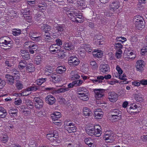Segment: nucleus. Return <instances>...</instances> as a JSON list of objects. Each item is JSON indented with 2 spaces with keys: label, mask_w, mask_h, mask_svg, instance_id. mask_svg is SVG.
Masks as SVG:
<instances>
[{
  "label": "nucleus",
  "mask_w": 147,
  "mask_h": 147,
  "mask_svg": "<svg viewBox=\"0 0 147 147\" xmlns=\"http://www.w3.org/2000/svg\"><path fill=\"white\" fill-rule=\"evenodd\" d=\"M74 17V21L78 23L82 22V20H83V17L82 15H79L78 13V15L77 16Z\"/></svg>",
  "instance_id": "obj_26"
},
{
  "label": "nucleus",
  "mask_w": 147,
  "mask_h": 147,
  "mask_svg": "<svg viewBox=\"0 0 147 147\" xmlns=\"http://www.w3.org/2000/svg\"><path fill=\"white\" fill-rule=\"evenodd\" d=\"M46 78H41L37 80L36 81V84L40 85L46 81Z\"/></svg>",
  "instance_id": "obj_44"
},
{
  "label": "nucleus",
  "mask_w": 147,
  "mask_h": 147,
  "mask_svg": "<svg viewBox=\"0 0 147 147\" xmlns=\"http://www.w3.org/2000/svg\"><path fill=\"white\" fill-rule=\"evenodd\" d=\"M7 113L5 109L3 107H0V117L4 118L5 117Z\"/></svg>",
  "instance_id": "obj_21"
},
{
  "label": "nucleus",
  "mask_w": 147,
  "mask_h": 147,
  "mask_svg": "<svg viewBox=\"0 0 147 147\" xmlns=\"http://www.w3.org/2000/svg\"><path fill=\"white\" fill-rule=\"evenodd\" d=\"M70 74L72 76L71 77L72 80H75L80 78V76L75 71H71Z\"/></svg>",
  "instance_id": "obj_24"
},
{
  "label": "nucleus",
  "mask_w": 147,
  "mask_h": 147,
  "mask_svg": "<svg viewBox=\"0 0 147 147\" xmlns=\"http://www.w3.org/2000/svg\"><path fill=\"white\" fill-rule=\"evenodd\" d=\"M104 138L107 142H112L115 139V136L113 134H106L104 135Z\"/></svg>",
  "instance_id": "obj_9"
},
{
  "label": "nucleus",
  "mask_w": 147,
  "mask_h": 147,
  "mask_svg": "<svg viewBox=\"0 0 147 147\" xmlns=\"http://www.w3.org/2000/svg\"><path fill=\"white\" fill-rule=\"evenodd\" d=\"M100 71L103 73H107L110 71V67L109 65L107 64L101 65L99 67Z\"/></svg>",
  "instance_id": "obj_10"
},
{
  "label": "nucleus",
  "mask_w": 147,
  "mask_h": 147,
  "mask_svg": "<svg viewBox=\"0 0 147 147\" xmlns=\"http://www.w3.org/2000/svg\"><path fill=\"white\" fill-rule=\"evenodd\" d=\"M18 111L17 109L12 108L9 111L10 115L12 116H15L17 115Z\"/></svg>",
  "instance_id": "obj_27"
},
{
  "label": "nucleus",
  "mask_w": 147,
  "mask_h": 147,
  "mask_svg": "<svg viewBox=\"0 0 147 147\" xmlns=\"http://www.w3.org/2000/svg\"><path fill=\"white\" fill-rule=\"evenodd\" d=\"M51 27L47 25L42 24L41 25V30H45V29L50 30Z\"/></svg>",
  "instance_id": "obj_41"
},
{
  "label": "nucleus",
  "mask_w": 147,
  "mask_h": 147,
  "mask_svg": "<svg viewBox=\"0 0 147 147\" xmlns=\"http://www.w3.org/2000/svg\"><path fill=\"white\" fill-rule=\"evenodd\" d=\"M104 80L103 76H96L94 79L92 80V82L95 84H98L101 83L102 82V80Z\"/></svg>",
  "instance_id": "obj_16"
},
{
  "label": "nucleus",
  "mask_w": 147,
  "mask_h": 147,
  "mask_svg": "<svg viewBox=\"0 0 147 147\" xmlns=\"http://www.w3.org/2000/svg\"><path fill=\"white\" fill-rule=\"evenodd\" d=\"M57 45H51L49 48V50L50 51L53 52H58L59 51V49H58V47H57Z\"/></svg>",
  "instance_id": "obj_29"
},
{
  "label": "nucleus",
  "mask_w": 147,
  "mask_h": 147,
  "mask_svg": "<svg viewBox=\"0 0 147 147\" xmlns=\"http://www.w3.org/2000/svg\"><path fill=\"white\" fill-rule=\"evenodd\" d=\"M116 69L119 74H122L123 73V71L119 65L117 66Z\"/></svg>",
  "instance_id": "obj_64"
},
{
  "label": "nucleus",
  "mask_w": 147,
  "mask_h": 147,
  "mask_svg": "<svg viewBox=\"0 0 147 147\" xmlns=\"http://www.w3.org/2000/svg\"><path fill=\"white\" fill-rule=\"evenodd\" d=\"M26 103L28 107H29L30 109H32L33 107V103L30 100H26Z\"/></svg>",
  "instance_id": "obj_42"
},
{
  "label": "nucleus",
  "mask_w": 147,
  "mask_h": 147,
  "mask_svg": "<svg viewBox=\"0 0 147 147\" xmlns=\"http://www.w3.org/2000/svg\"><path fill=\"white\" fill-rule=\"evenodd\" d=\"M96 129L95 126L90 127L86 129V131L89 135L92 136L94 135V129Z\"/></svg>",
  "instance_id": "obj_17"
},
{
  "label": "nucleus",
  "mask_w": 147,
  "mask_h": 147,
  "mask_svg": "<svg viewBox=\"0 0 147 147\" xmlns=\"http://www.w3.org/2000/svg\"><path fill=\"white\" fill-rule=\"evenodd\" d=\"M38 34V33L37 32L34 31H32L30 33L29 36L32 38H33L34 37L37 36Z\"/></svg>",
  "instance_id": "obj_50"
},
{
  "label": "nucleus",
  "mask_w": 147,
  "mask_h": 147,
  "mask_svg": "<svg viewBox=\"0 0 147 147\" xmlns=\"http://www.w3.org/2000/svg\"><path fill=\"white\" fill-rule=\"evenodd\" d=\"M66 70V68L65 67L59 66L57 67L56 69V72L59 74H62Z\"/></svg>",
  "instance_id": "obj_31"
},
{
  "label": "nucleus",
  "mask_w": 147,
  "mask_h": 147,
  "mask_svg": "<svg viewBox=\"0 0 147 147\" xmlns=\"http://www.w3.org/2000/svg\"><path fill=\"white\" fill-rule=\"evenodd\" d=\"M47 137L48 139L51 140V141H53V140L56 141L58 137V134L56 131H55L53 133L47 134Z\"/></svg>",
  "instance_id": "obj_12"
},
{
  "label": "nucleus",
  "mask_w": 147,
  "mask_h": 147,
  "mask_svg": "<svg viewBox=\"0 0 147 147\" xmlns=\"http://www.w3.org/2000/svg\"><path fill=\"white\" fill-rule=\"evenodd\" d=\"M27 71L28 72H34L35 70V68L34 65L32 64L28 65L26 68Z\"/></svg>",
  "instance_id": "obj_25"
},
{
  "label": "nucleus",
  "mask_w": 147,
  "mask_h": 147,
  "mask_svg": "<svg viewBox=\"0 0 147 147\" xmlns=\"http://www.w3.org/2000/svg\"><path fill=\"white\" fill-rule=\"evenodd\" d=\"M32 40L34 41L38 42L42 40V38L40 36H37L32 38Z\"/></svg>",
  "instance_id": "obj_58"
},
{
  "label": "nucleus",
  "mask_w": 147,
  "mask_h": 147,
  "mask_svg": "<svg viewBox=\"0 0 147 147\" xmlns=\"http://www.w3.org/2000/svg\"><path fill=\"white\" fill-rule=\"evenodd\" d=\"M140 18L139 20H137L135 22V25L136 28L138 30L142 29L144 26L145 22L143 21V18L142 17H140Z\"/></svg>",
  "instance_id": "obj_5"
},
{
  "label": "nucleus",
  "mask_w": 147,
  "mask_h": 147,
  "mask_svg": "<svg viewBox=\"0 0 147 147\" xmlns=\"http://www.w3.org/2000/svg\"><path fill=\"white\" fill-rule=\"evenodd\" d=\"M69 90L68 88H61L59 89L57 91V92L58 93L61 92H64L66 91H67Z\"/></svg>",
  "instance_id": "obj_51"
},
{
  "label": "nucleus",
  "mask_w": 147,
  "mask_h": 147,
  "mask_svg": "<svg viewBox=\"0 0 147 147\" xmlns=\"http://www.w3.org/2000/svg\"><path fill=\"white\" fill-rule=\"evenodd\" d=\"M67 129V130L69 133L74 132L76 131V127H68Z\"/></svg>",
  "instance_id": "obj_46"
},
{
  "label": "nucleus",
  "mask_w": 147,
  "mask_h": 147,
  "mask_svg": "<svg viewBox=\"0 0 147 147\" xmlns=\"http://www.w3.org/2000/svg\"><path fill=\"white\" fill-rule=\"evenodd\" d=\"M108 98L111 102H115L118 99V95L114 92L108 93Z\"/></svg>",
  "instance_id": "obj_8"
},
{
  "label": "nucleus",
  "mask_w": 147,
  "mask_h": 147,
  "mask_svg": "<svg viewBox=\"0 0 147 147\" xmlns=\"http://www.w3.org/2000/svg\"><path fill=\"white\" fill-rule=\"evenodd\" d=\"M56 29L60 34H61L65 30V27L64 24H59L55 27Z\"/></svg>",
  "instance_id": "obj_19"
},
{
  "label": "nucleus",
  "mask_w": 147,
  "mask_h": 147,
  "mask_svg": "<svg viewBox=\"0 0 147 147\" xmlns=\"http://www.w3.org/2000/svg\"><path fill=\"white\" fill-rule=\"evenodd\" d=\"M27 65V63L25 61L21 60L19 63L18 67L19 69H22L26 67Z\"/></svg>",
  "instance_id": "obj_23"
},
{
  "label": "nucleus",
  "mask_w": 147,
  "mask_h": 147,
  "mask_svg": "<svg viewBox=\"0 0 147 147\" xmlns=\"http://www.w3.org/2000/svg\"><path fill=\"white\" fill-rule=\"evenodd\" d=\"M5 84V81L4 80L0 78V89L3 88Z\"/></svg>",
  "instance_id": "obj_56"
},
{
  "label": "nucleus",
  "mask_w": 147,
  "mask_h": 147,
  "mask_svg": "<svg viewBox=\"0 0 147 147\" xmlns=\"http://www.w3.org/2000/svg\"><path fill=\"white\" fill-rule=\"evenodd\" d=\"M30 11L26 10L24 11L23 12V14L25 18H26V17H27V16H30Z\"/></svg>",
  "instance_id": "obj_55"
},
{
  "label": "nucleus",
  "mask_w": 147,
  "mask_h": 147,
  "mask_svg": "<svg viewBox=\"0 0 147 147\" xmlns=\"http://www.w3.org/2000/svg\"><path fill=\"white\" fill-rule=\"evenodd\" d=\"M68 63L69 65L75 66L79 64L80 61L75 56H72L68 58Z\"/></svg>",
  "instance_id": "obj_2"
},
{
  "label": "nucleus",
  "mask_w": 147,
  "mask_h": 147,
  "mask_svg": "<svg viewBox=\"0 0 147 147\" xmlns=\"http://www.w3.org/2000/svg\"><path fill=\"white\" fill-rule=\"evenodd\" d=\"M94 115L96 119H101L103 117V113L101 111H95Z\"/></svg>",
  "instance_id": "obj_20"
},
{
  "label": "nucleus",
  "mask_w": 147,
  "mask_h": 147,
  "mask_svg": "<svg viewBox=\"0 0 147 147\" xmlns=\"http://www.w3.org/2000/svg\"><path fill=\"white\" fill-rule=\"evenodd\" d=\"M93 55H94L95 57L99 58L101 57L102 56V54L101 52L98 51L95 54H93Z\"/></svg>",
  "instance_id": "obj_60"
},
{
  "label": "nucleus",
  "mask_w": 147,
  "mask_h": 147,
  "mask_svg": "<svg viewBox=\"0 0 147 147\" xmlns=\"http://www.w3.org/2000/svg\"><path fill=\"white\" fill-rule=\"evenodd\" d=\"M46 102L50 105H52L56 102L55 98L52 95H49L45 98Z\"/></svg>",
  "instance_id": "obj_11"
},
{
  "label": "nucleus",
  "mask_w": 147,
  "mask_h": 147,
  "mask_svg": "<svg viewBox=\"0 0 147 147\" xmlns=\"http://www.w3.org/2000/svg\"><path fill=\"white\" fill-rule=\"evenodd\" d=\"M90 65L92 66L93 68H96L97 67L96 63L95 61H91L90 62Z\"/></svg>",
  "instance_id": "obj_57"
},
{
  "label": "nucleus",
  "mask_w": 147,
  "mask_h": 147,
  "mask_svg": "<svg viewBox=\"0 0 147 147\" xmlns=\"http://www.w3.org/2000/svg\"><path fill=\"white\" fill-rule=\"evenodd\" d=\"M22 101L21 99L19 98L18 99H16L15 101V104L16 105H20L22 103Z\"/></svg>",
  "instance_id": "obj_62"
},
{
  "label": "nucleus",
  "mask_w": 147,
  "mask_h": 147,
  "mask_svg": "<svg viewBox=\"0 0 147 147\" xmlns=\"http://www.w3.org/2000/svg\"><path fill=\"white\" fill-rule=\"evenodd\" d=\"M58 52L57 53H58L57 57L60 59H62L65 57V55L64 53L62 51H61L59 50V51H58Z\"/></svg>",
  "instance_id": "obj_39"
},
{
  "label": "nucleus",
  "mask_w": 147,
  "mask_h": 147,
  "mask_svg": "<svg viewBox=\"0 0 147 147\" xmlns=\"http://www.w3.org/2000/svg\"><path fill=\"white\" fill-rule=\"evenodd\" d=\"M83 113L86 117L89 116H92V113L91 110L87 107H84L83 109Z\"/></svg>",
  "instance_id": "obj_18"
},
{
  "label": "nucleus",
  "mask_w": 147,
  "mask_h": 147,
  "mask_svg": "<svg viewBox=\"0 0 147 147\" xmlns=\"http://www.w3.org/2000/svg\"><path fill=\"white\" fill-rule=\"evenodd\" d=\"M135 98L136 101L138 102H142L143 100L142 97L138 94H135Z\"/></svg>",
  "instance_id": "obj_45"
},
{
  "label": "nucleus",
  "mask_w": 147,
  "mask_h": 147,
  "mask_svg": "<svg viewBox=\"0 0 147 147\" xmlns=\"http://www.w3.org/2000/svg\"><path fill=\"white\" fill-rule=\"evenodd\" d=\"M21 31L20 29H15L12 31L13 34L15 36H18L21 34Z\"/></svg>",
  "instance_id": "obj_48"
},
{
  "label": "nucleus",
  "mask_w": 147,
  "mask_h": 147,
  "mask_svg": "<svg viewBox=\"0 0 147 147\" xmlns=\"http://www.w3.org/2000/svg\"><path fill=\"white\" fill-rule=\"evenodd\" d=\"M0 46L4 48L5 50L9 49L13 47L12 41L11 39L7 36H3L0 38Z\"/></svg>",
  "instance_id": "obj_1"
},
{
  "label": "nucleus",
  "mask_w": 147,
  "mask_h": 147,
  "mask_svg": "<svg viewBox=\"0 0 147 147\" xmlns=\"http://www.w3.org/2000/svg\"><path fill=\"white\" fill-rule=\"evenodd\" d=\"M122 53V51L120 49L119 51H116V55L117 58H120L121 56V54Z\"/></svg>",
  "instance_id": "obj_53"
},
{
  "label": "nucleus",
  "mask_w": 147,
  "mask_h": 147,
  "mask_svg": "<svg viewBox=\"0 0 147 147\" xmlns=\"http://www.w3.org/2000/svg\"><path fill=\"white\" fill-rule=\"evenodd\" d=\"M80 99L84 101H87L88 100V95L85 94L79 97Z\"/></svg>",
  "instance_id": "obj_52"
},
{
  "label": "nucleus",
  "mask_w": 147,
  "mask_h": 147,
  "mask_svg": "<svg viewBox=\"0 0 147 147\" xmlns=\"http://www.w3.org/2000/svg\"><path fill=\"white\" fill-rule=\"evenodd\" d=\"M120 116L115 115H111V120L112 121H115L119 120L121 119V118L119 117Z\"/></svg>",
  "instance_id": "obj_34"
},
{
  "label": "nucleus",
  "mask_w": 147,
  "mask_h": 147,
  "mask_svg": "<svg viewBox=\"0 0 147 147\" xmlns=\"http://www.w3.org/2000/svg\"><path fill=\"white\" fill-rule=\"evenodd\" d=\"M85 142L90 147H95L96 146L93 143L92 140L89 138H86L84 139Z\"/></svg>",
  "instance_id": "obj_15"
},
{
  "label": "nucleus",
  "mask_w": 147,
  "mask_h": 147,
  "mask_svg": "<svg viewBox=\"0 0 147 147\" xmlns=\"http://www.w3.org/2000/svg\"><path fill=\"white\" fill-rule=\"evenodd\" d=\"M27 43H28V45H30L28 47L29 49H32L35 51L37 49L38 47L36 44H34V43L31 42H29Z\"/></svg>",
  "instance_id": "obj_28"
},
{
  "label": "nucleus",
  "mask_w": 147,
  "mask_h": 147,
  "mask_svg": "<svg viewBox=\"0 0 147 147\" xmlns=\"http://www.w3.org/2000/svg\"><path fill=\"white\" fill-rule=\"evenodd\" d=\"M42 59L40 56H37L35 58L34 63L37 65H38L40 63Z\"/></svg>",
  "instance_id": "obj_43"
},
{
  "label": "nucleus",
  "mask_w": 147,
  "mask_h": 147,
  "mask_svg": "<svg viewBox=\"0 0 147 147\" xmlns=\"http://www.w3.org/2000/svg\"><path fill=\"white\" fill-rule=\"evenodd\" d=\"M10 71L11 72L12 74L13 75H18L19 74V71H18L17 70L15 69H12L10 70Z\"/></svg>",
  "instance_id": "obj_61"
},
{
  "label": "nucleus",
  "mask_w": 147,
  "mask_h": 147,
  "mask_svg": "<svg viewBox=\"0 0 147 147\" xmlns=\"http://www.w3.org/2000/svg\"><path fill=\"white\" fill-rule=\"evenodd\" d=\"M109 9L114 12L119 7V3L118 1H115L112 2L109 5Z\"/></svg>",
  "instance_id": "obj_7"
},
{
  "label": "nucleus",
  "mask_w": 147,
  "mask_h": 147,
  "mask_svg": "<svg viewBox=\"0 0 147 147\" xmlns=\"http://www.w3.org/2000/svg\"><path fill=\"white\" fill-rule=\"evenodd\" d=\"M111 115H116L117 116H120L119 117L121 118L122 114L121 111L118 109H115L113 110L112 111Z\"/></svg>",
  "instance_id": "obj_30"
},
{
  "label": "nucleus",
  "mask_w": 147,
  "mask_h": 147,
  "mask_svg": "<svg viewBox=\"0 0 147 147\" xmlns=\"http://www.w3.org/2000/svg\"><path fill=\"white\" fill-rule=\"evenodd\" d=\"M33 101L36 109H40L43 107V101L39 97L34 98Z\"/></svg>",
  "instance_id": "obj_3"
},
{
  "label": "nucleus",
  "mask_w": 147,
  "mask_h": 147,
  "mask_svg": "<svg viewBox=\"0 0 147 147\" xmlns=\"http://www.w3.org/2000/svg\"><path fill=\"white\" fill-rule=\"evenodd\" d=\"M78 92H81L82 93L87 94L88 92V90L84 87H79L77 89Z\"/></svg>",
  "instance_id": "obj_40"
},
{
  "label": "nucleus",
  "mask_w": 147,
  "mask_h": 147,
  "mask_svg": "<svg viewBox=\"0 0 147 147\" xmlns=\"http://www.w3.org/2000/svg\"><path fill=\"white\" fill-rule=\"evenodd\" d=\"M66 13L69 17L71 19L73 17H76L78 15V13L74 11H70L69 10H66Z\"/></svg>",
  "instance_id": "obj_22"
},
{
  "label": "nucleus",
  "mask_w": 147,
  "mask_h": 147,
  "mask_svg": "<svg viewBox=\"0 0 147 147\" xmlns=\"http://www.w3.org/2000/svg\"><path fill=\"white\" fill-rule=\"evenodd\" d=\"M37 87L34 85H33L31 86L28 87L26 89L27 91H35L38 89Z\"/></svg>",
  "instance_id": "obj_33"
},
{
  "label": "nucleus",
  "mask_w": 147,
  "mask_h": 147,
  "mask_svg": "<svg viewBox=\"0 0 147 147\" xmlns=\"http://www.w3.org/2000/svg\"><path fill=\"white\" fill-rule=\"evenodd\" d=\"M44 36L45 41L49 42L51 41L52 38L51 37L49 33H48V34H45Z\"/></svg>",
  "instance_id": "obj_37"
},
{
  "label": "nucleus",
  "mask_w": 147,
  "mask_h": 147,
  "mask_svg": "<svg viewBox=\"0 0 147 147\" xmlns=\"http://www.w3.org/2000/svg\"><path fill=\"white\" fill-rule=\"evenodd\" d=\"M53 68L52 67L48 66L45 67V71L46 72H49V73H51L53 72Z\"/></svg>",
  "instance_id": "obj_49"
},
{
  "label": "nucleus",
  "mask_w": 147,
  "mask_h": 147,
  "mask_svg": "<svg viewBox=\"0 0 147 147\" xmlns=\"http://www.w3.org/2000/svg\"><path fill=\"white\" fill-rule=\"evenodd\" d=\"M53 79V81L55 83H57L60 82L61 80V77L60 76L58 75L52 77Z\"/></svg>",
  "instance_id": "obj_32"
},
{
  "label": "nucleus",
  "mask_w": 147,
  "mask_h": 147,
  "mask_svg": "<svg viewBox=\"0 0 147 147\" xmlns=\"http://www.w3.org/2000/svg\"><path fill=\"white\" fill-rule=\"evenodd\" d=\"M145 66L144 61L142 60H138L136 63V70L140 72H141L144 70V67Z\"/></svg>",
  "instance_id": "obj_6"
},
{
  "label": "nucleus",
  "mask_w": 147,
  "mask_h": 147,
  "mask_svg": "<svg viewBox=\"0 0 147 147\" xmlns=\"http://www.w3.org/2000/svg\"><path fill=\"white\" fill-rule=\"evenodd\" d=\"M64 48L65 50H73L74 48V44L71 42H66L64 44Z\"/></svg>",
  "instance_id": "obj_14"
},
{
  "label": "nucleus",
  "mask_w": 147,
  "mask_h": 147,
  "mask_svg": "<svg viewBox=\"0 0 147 147\" xmlns=\"http://www.w3.org/2000/svg\"><path fill=\"white\" fill-rule=\"evenodd\" d=\"M115 49L116 51H119L120 49H121L123 48V45H121V43L116 42L115 43Z\"/></svg>",
  "instance_id": "obj_36"
},
{
  "label": "nucleus",
  "mask_w": 147,
  "mask_h": 147,
  "mask_svg": "<svg viewBox=\"0 0 147 147\" xmlns=\"http://www.w3.org/2000/svg\"><path fill=\"white\" fill-rule=\"evenodd\" d=\"M26 55H22V57L23 59L25 60H28L30 58V56L29 53H26Z\"/></svg>",
  "instance_id": "obj_59"
},
{
  "label": "nucleus",
  "mask_w": 147,
  "mask_h": 147,
  "mask_svg": "<svg viewBox=\"0 0 147 147\" xmlns=\"http://www.w3.org/2000/svg\"><path fill=\"white\" fill-rule=\"evenodd\" d=\"M8 137L7 136L6 134H4L3 136L2 140L3 141L4 143H5L8 141Z\"/></svg>",
  "instance_id": "obj_63"
},
{
  "label": "nucleus",
  "mask_w": 147,
  "mask_h": 147,
  "mask_svg": "<svg viewBox=\"0 0 147 147\" xmlns=\"http://www.w3.org/2000/svg\"><path fill=\"white\" fill-rule=\"evenodd\" d=\"M94 91L95 93V97L96 99H100L104 95L105 90L101 89H94Z\"/></svg>",
  "instance_id": "obj_4"
},
{
  "label": "nucleus",
  "mask_w": 147,
  "mask_h": 147,
  "mask_svg": "<svg viewBox=\"0 0 147 147\" xmlns=\"http://www.w3.org/2000/svg\"><path fill=\"white\" fill-rule=\"evenodd\" d=\"M23 110H22L23 113L24 114H30L31 113V112L30 109H29L28 108L24 107V109L22 108Z\"/></svg>",
  "instance_id": "obj_47"
},
{
  "label": "nucleus",
  "mask_w": 147,
  "mask_h": 147,
  "mask_svg": "<svg viewBox=\"0 0 147 147\" xmlns=\"http://www.w3.org/2000/svg\"><path fill=\"white\" fill-rule=\"evenodd\" d=\"M16 86L18 89L20 90L23 88V85L20 82H18L16 84Z\"/></svg>",
  "instance_id": "obj_54"
},
{
  "label": "nucleus",
  "mask_w": 147,
  "mask_h": 147,
  "mask_svg": "<svg viewBox=\"0 0 147 147\" xmlns=\"http://www.w3.org/2000/svg\"><path fill=\"white\" fill-rule=\"evenodd\" d=\"M100 37L99 36H95L94 38L95 44L96 45H100L102 44V43H101V41H100L101 39L99 38Z\"/></svg>",
  "instance_id": "obj_35"
},
{
  "label": "nucleus",
  "mask_w": 147,
  "mask_h": 147,
  "mask_svg": "<svg viewBox=\"0 0 147 147\" xmlns=\"http://www.w3.org/2000/svg\"><path fill=\"white\" fill-rule=\"evenodd\" d=\"M102 134V131L98 128H96L94 129V135L95 136L99 137Z\"/></svg>",
  "instance_id": "obj_38"
},
{
  "label": "nucleus",
  "mask_w": 147,
  "mask_h": 147,
  "mask_svg": "<svg viewBox=\"0 0 147 147\" xmlns=\"http://www.w3.org/2000/svg\"><path fill=\"white\" fill-rule=\"evenodd\" d=\"M7 83L10 85H13L15 82L14 77L12 76L7 74L5 76Z\"/></svg>",
  "instance_id": "obj_13"
}]
</instances>
